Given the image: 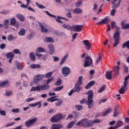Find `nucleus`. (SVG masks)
<instances>
[{"label": "nucleus", "instance_id": "f257e3e1", "mask_svg": "<svg viewBox=\"0 0 129 129\" xmlns=\"http://www.w3.org/2000/svg\"><path fill=\"white\" fill-rule=\"evenodd\" d=\"M76 125H77V126H79V125H80V126H82L85 128L86 127H91L93 124H91V120H88L85 118L78 121L76 124Z\"/></svg>", "mask_w": 129, "mask_h": 129}, {"label": "nucleus", "instance_id": "f03ea898", "mask_svg": "<svg viewBox=\"0 0 129 129\" xmlns=\"http://www.w3.org/2000/svg\"><path fill=\"white\" fill-rule=\"evenodd\" d=\"M85 94L88 95V101L87 104L88 105V109H91L93 107V91L92 90H89L88 92L85 93Z\"/></svg>", "mask_w": 129, "mask_h": 129}, {"label": "nucleus", "instance_id": "7ed1b4c3", "mask_svg": "<svg viewBox=\"0 0 129 129\" xmlns=\"http://www.w3.org/2000/svg\"><path fill=\"white\" fill-rule=\"evenodd\" d=\"M82 79H83V76H80L78 78L77 82L75 85L74 90L75 92H77V93H79V92H80L82 89V87L81 86V85H82L83 83Z\"/></svg>", "mask_w": 129, "mask_h": 129}, {"label": "nucleus", "instance_id": "20e7f679", "mask_svg": "<svg viewBox=\"0 0 129 129\" xmlns=\"http://www.w3.org/2000/svg\"><path fill=\"white\" fill-rule=\"evenodd\" d=\"M119 31L117 30L113 35V38L114 39L115 42L113 43V47L115 48L119 44V36H120Z\"/></svg>", "mask_w": 129, "mask_h": 129}, {"label": "nucleus", "instance_id": "39448f33", "mask_svg": "<svg viewBox=\"0 0 129 129\" xmlns=\"http://www.w3.org/2000/svg\"><path fill=\"white\" fill-rule=\"evenodd\" d=\"M63 118V115L61 114H57L53 116L50 119L51 122H59Z\"/></svg>", "mask_w": 129, "mask_h": 129}, {"label": "nucleus", "instance_id": "423d86ee", "mask_svg": "<svg viewBox=\"0 0 129 129\" xmlns=\"http://www.w3.org/2000/svg\"><path fill=\"white\" fill-rule=\"evenodd\" d=\"M45 13L46 14H47V15H48V16H49V17H52V18H55V20L58 23H59L60 24H63V22L60 21V20H61V19L64 20V17H60L59 16H57V17H56L55 16L50 14V13H49V12H48L47 11H46L45 12Z\"/></svg>", "mask_w": 129, "mask_h": 129}, {"label": "nucleus", "instance_id": "0eeeda50", "mask_svg": "<svg viewBox=\"0 0 129 129\" xmlns=\"http://www.w3.org/2000/svg\"><path fill=\"white\" fill-rule=\"evenodd\" d=\"M85 58L86 60L84 64V67L86 68L89 67V66H91V64H92V58L89 56H86Z\"/></svg>", "mask_w": 129, "mask_h": 129}, {"label": "nucleus", "instance_id": "6e6552de", "mask_svg": "<svg viewBox=\"0 0 129 129\" xmlns=\"http://www.w3.org/2000/svg\"><path fill=\"white\" fill-rule=\"evenodd\" d=\"M38 120V118H34L33 119H30V120H27L25 122V126L26 127H30L31 125H33L34 123H35V122Z\"/></svg>", "mask_w": 129, "mask_h": 129}, {"label": "nucleus", "instance_id": "1a4fd4ad", "mask_svg": "<svg viewBox=\"0 0 129 129\" xmlns=\"http://www.w3.org/2000/svg\"><path fill=\"white\" fill-rule=\"evenodd\" d=\"M110 18H109V17H106L101 21L96 23V25H97V26H100V25H105V24H109V23H110Z\"/></svg>", "mask_w": 129, "mask_h": 129}, {"label": "nucleus", "instance_id": "9d476101", "mask_svg": "<svg viewBox=\"0 0 129 129\" xmlns=\"http://www.w3.org/2000/svg\"><path fill=\"white\" fill-rule=\"evenodd\" d=\"M61 72L64 76H68L71 73V70L67 67L61 68Z\"/></svg>", "mask_w": 129, "mask_h": 129}, {"label": "nucleus", "instance_id": "9b49d317", "mask_svg": "<svg viewBox=\"0 0 129 129\" xmlns=\"http://www.w3.org/2000/svg\"><path fill=\"white\" fill-rule=\"evenodd\" d=\"M45 77V75H37L35 76L34 79V82L35 84L39 83V81H41Z\"/></svg>", "mask_w": 129, "mask_h": 129}, {"label": "nucleus", "instance_id": "f8f14e48", "mask_svg": "<svg viewBox=\"0 0 129 129\" xmlns=\"http://www.w3.org/2000/svg\"><path fill=\"white\" fill-rule=\"evenodd\" d=\"M44 52H46V50L44 48L42 47H39L37 49L35 52V55L36 56H37V57L41 58V57H42V54H40V53H43Z\"/></svg>", "mask_w": 129, "mask_h": 129}, {"label": "nucleus", "instance_id": "ddd939ff", "mask_svg": "<svg viewBox=\"0 0 129 129\" xmlns=\"http://www.w3.org/2000/svg\"><path fill=\"white\" fill-rule=\"evenodd\" d=\"M83 29V25H77L73 26V31L74 32H81Z\"/></svg>", "mask_w": 129, "mask_h": 129}, {"label": "nucleus", "instance_id": "4468645a", "mask_svg": "<svg viewBox=\"0 0 129 129\" xmlns=\"http://www.w3.org/2000/svg\"><path fill=\"white\" fill-rule=\"evenodd\" d=\"M83 44L85 46V48L87 51H89L91 48V43L89 42V40H85L83 41Z\"/></svg>", "mask_w": 129, "mask_h": 129}, {"label": "nucleus", "instance_id": "2eb2a0df", "mask_svg": "<svg viewBox=\"0 0 129 129\" xmlns=\"http://www.w3.org/2000/svg\"><path fill=\"white\" fill-rule=\"evenodd\" d=\"M63 127H64V126L61 124L53 123L52 124L50 129H61L63 128Z\"/></svg>", "mask_w": 129, "mask_h": 129}, {"label": "nucleus", "instance_id": "dca6fc26", "mask_svg": "<svg viewBox=\"0 0 129 129\" xmlns=\"http://www.w3.org/2000/svg\"><path fill=\"white\" fill-rule=\"evenodd\" d=\"M127 85L123 84V86H121V88L119 90V93H120V94H124L125 91L127 90Z\"/></svg>", "mask_w": 129, "mask_h": 129}, {"label": "nucleus", "instance_id": "f3484780", "mask_svg": "<svg viewBox=\"0 0 129 129\" xmlns=\"http://www.w3.org/2000/svg\"><path fill=\"white\" fill-rule=\"evenodd\" d=\"M39 87L41 91H44V90H48V89L50 88V86H49L48 84H43L41 86H39Z\"/></svg>", "mask_w": 129, "mask_h": 129}, {"label": "nucleus", "instance_id": "a211bd4d", "mask_svg": "<svg viewBox=\"0 0 129 129\" xmlns=\"http://www.w3.org/2000/svg\"><path fill=\"white\" fill-rule=\"evenodd\" d=\"M38 106V108H41V107L42 106V102H38L34 104H30L29 105V106H30L31 107H35V106Z\"/></svg>", "mask_w": 129, "mask_h": 129}, {"label": "nucleus", "instance_id": "6ab92c4d", "mask_svg": "<svg viewBox=\"0 0 129 129\" xmlns=\"http://www.w3.org/2000/svg\"><path fill=\"white\" fill-rule=\"evenodd\" d=\"M121 26L122 30H127L129 29V23L125 24L124 21L121 22Z\"/></svg>", "mask_w": 129, "mask_h": 129}, {"label": "nucleus", "instance_id": "aec40b11", "mask_svg": "<svg viewBox=\"0 0 129 129\" xmlns=\"http://www.w3.org/2000/svg\"><path fill=\"white\" fill-rule=\"evenodd\" d=\"M95 84V82L94 81H91V82H89L88 84L85 86V88L86 89H89L91 86H93Z\"/></svg>", "mask_w": 129, "mask_h": 129}, {"label": "nucleus", "instance_id": "412c9836", "mask_svg": "<svg viewBox=\"0 0 129 129\" xmlns=\"http://www.w3.org/2000/svg\"><path fill=\"white\" fill-rule=\"evenodd\" d=\"M62 27L63 29L68 30V31H72L73 30V26H70V25H66L65 24H62Z\"/></svg>", "mask_w": 129, "mask_h": 129}, {"label": "nucleus", "instance_id": "4be33fe9", "mask_svg": "<svg viewBox=\"0 0 129 129\" xmlns=\"http://www.w3.org/2000/svg\"><path fill=\"white\" fill-rule=\"evenodd\" d=\"M48 48L49 49V54H50V55H53V54H54V52H55L54 46H53V45L52 44H50L48 45Z\"/></svg>", "mask_w": 129, "mask_h": 129}, {"label": "nucleus", "instance_id": "5701e85b", "mask_svg": "<svg viewBox=\"0 0 129 129\" xmlns=\"http://www.w3.org/2000/svg\"><path fill=\"white\" fill-rule=\"evenodd\" d=\"M118 110V106H116L114 109V113L113 116L114 117H116V116H118L119 114V112L117 111Z\"/></svg>", "mask_w": 129, "mask_h": 129}, {"label": "nucleus", "instance_id": "b1692460", "mask_svg": "<svg viewBox=\"0 0 129 129\" xmlns=\"http://www.w3.org/2000/svg\"><path fill=\"white\" fill-rule=\"evenodd\" d=\"M56 97H57V96H52V97H50L49 98H48L47 99V101H50V102H54V101H57V100H59L58 98H56ZM55 98V99H54Z\"/></svg>", "mask_w": 129, "mask_h": 129}, {"label": "nucleus", "instance_id": "393cba45", "mask_svg": "<svg viewBox=\"0 0 129 129\" xmlns=\"http://www.w3.org/2000/svg\"><path fill=\"white\" fill-rule=\"evenodd\" d=\"M112 73V71H111L110 72H106V75H105V78L106 79H108L109 80H110L111 78H112V77H111V74Z\"/></svg>", "mask_w": 129, "mask_h": 129}, {"label": "nucleus", "instance_id": "a878e982", "mask_svg": "<svg viewBox=\"0 0 129 129\" xmlns=\"http://www.w3.org/2000/svg\"><path fill=\"white\" fill-rule=\"evenodd\" d=\"M68 58V54H66L62 59L61 60L59 65H62V64H64L65 62H66V60H67V58Z\"/></svg>", "mask_w": 129, "mask_h": 129}, {"label": "nucleus", "instance_id": "bb28decb", "mask_svg": "<svg viewBox=\"0 0 129 129\" xmlns=\"http://www.w3.org/2000/svg\"><path fill=\"white\" fill-rule=\"evenodd\" d=\"M82 9L80 8H76L73 11V14H82Z\"/></svg>", "mask_w": 129, "mask_h": 129}, {"label": "nucleus", "instance_id": "cd10ccee", "mask_svg": "<svg viewBox=\"0 0 129 129\" xmlns=\"http://www.w3.org/2000/svg\"><path fill=\"white\" fill-rule=\"evenodd\" d=\"M111 111H112V109H111V108H108L106 111L103 113L102 116H106V115L109 114Z\"/></svg>", "mask_w": 129, "mask_h": 129}, {"label": "nucleus", "instance_id": "c85d7f7f", "mask_svg": "<svg viewBox=\"0 0 129 129\" xmlns=\"http://www.w3.org/2000/svg\"><path fill=\"white\" fill-rule=\"evenodd\" d=\"M30 67L32 69H39V68H41V65L39 64H32L30 66Z\"/></svg>", "mask_w": 129, "mask_h": 129}, {"label": "nucleus", "instance_id": "c756f323", "mask_svg": "<svg viewBox=\"0 0 129 129\" xmlns=\"http://www.w3.org/2000/svg\"><path fill=\"white\" fill-rule=\"evenodd\" d=\"M16 17L20 20L21 22H24L25 21V17L22 14H17Z\"/></svg>", "mask_w": 129, "mask_h": 129}, {"label": "nucleus", "instance_id": "7c9ffc66", "mask_svg": "<svg viewBox=\"0 0 129 129\" xmlns=\"http://www.w3.org/2000/svg\"><path fill=\"white\" fill-rule=\"evenodd\" d=\"M40 26L41 30V33H48V29H46L43 24H40Z\"/></svg>", "mask_w": 129, "mask_h": 129}, {"label": "nucleus", "instance_id": "2f4dec72", "mask_svg": "<svg viewBox=\"0 0 129 129\" xmlns=\"http://www.w3.org/2000/svg\"><path fill=\"white\" fill-rule=\"evenodd\" d=\"M119 71V66H115L113 67V71L115 73V74L116 75H118V71Z\"/></svg>", "mask_w": 129, "mask_h": 129}, {"label": "nucleus", "instance_id": "473e14b6", "mask_svg": "<svg viewBox=\"0 0 129 129\" xmlns=\"http://www.w3.org/2000/svg\"><path fill=\"white\" fill-rule=\"evenodd\" d=\"M123 125V122L122 121H118L117 123L116 126H115V127H116V129L118 128V127H120V126H122V125Z\"/></svg>", "mask_w": 129, "mask_h": 129}, {"label": "nucleus", "instance_id": "72a5a7b5", "mask_svg": "<svg viewBox=\"0 0 129 129\" xmlns=\"http://www.w3.org/2000/svg\"><path fill=\"white\" fill-rule=\"evenodd\" d=\"M125 47L129 50V40L126 41L122 45V48L123 49H124Z\"/></svg>", "mask_w": 129, "mask_h": 129}, {"label": "nucleus", "instance_id": "f704fd0d", "mask_svg": "<svg viewBox=\"0 0 129 129\" xmlns=\"http://www.w3.org/2000/svg\"><path fill=\"white\" fill-rule=\"evenodd\" d=\"M44 42H50V43H53L54 42V39L51 37H45L44 38Z\"/></svg>", "mask_w": 129, "mask_h": 129}, {"label": "nucleus", "instance_id": "c9c22d12", "mask_svg": "<svg viewBox=\"0 0 129 129\" xmlns=\"http://www.w3.org/2000/svg\"><path fill=\"white\" fill-rule=\"evenodd\" d=\"M9 24H10V21L9 20H4V27L6 29H9Z\"/></svg>", "mask_w": 129, "mask_h": 129}, {"label": "nucleus", "instance_id": "e433bc0d", "mask_svg": "<svg viewBox=\"0 0 129 129\" xmlns=\"http://www.w3.org/2000/svg\"><path fill=\"white\" fill-rule=\"evenodd\" d=\"M6 56L8 59H10V58H14V57H15V54H14L13 52H9L7 53Z\"/></svg>", "mask_w": 129, "mask_h": 129}, {"label": "nucleus", "instance_id": "4c0bfd02", "mask_svg": "<svg viewBox=\"0 0 129 129\" xmlns=\"http://www.w3.org/2000/svg\"><path fill=\"white\" fill-rule=\"evenodd\" d=\"M40 86H37V87H32L30 90V91H37L40 90Z\"/></svg>", "mask_w": 129, "mask_h": 129}, {"label": "nucleus", "instance_id": "58836bf2", "mask_svg": "<svg viewBox=\"0 0 129 129\" xmlns=\"http://www.w3.org/2000/svg\"><path fill=\"white\" fill-rule=\"evenodd\" d=\"M16 64L17 65V68L19 70H22L23 69V66L21 64V63L19 62L18 61L16 62Z\"/></svg>", "mask_w": 129, "mask_h": 129}, {"label": "nucleus", "instance_id": "ea45409f", "mask_svg": "<svg viewBox=\"0 0 129 129\" xmlns=\"http://www.w3.org/2000/svg\"><path fill=\"white\" fill-rule=\"evenodd\" d=\"M106 88V85H104L102 87H101L98 91V93H101L104 91V90Z\"/></svg>", "mask_w": 129, "mask_h": 129}, {"label": "nucleus", "instance_id": "a19ab883", "mask_svg": "<svg viewBox=\"0 0 129 129\" xmlns=\"http://www.w3.org/2000/svg\"><path fill=\"white\" fill-rule=\"evenodd\" d=\"M30 57L32 61L36 60V56H35V53L34 52H31L30 53Z\"/></svg>", "mask_w": 129, "mask_h": 129}, {"label": "nucleus", "instance_id": "79ce46f5", "mask_svg": "<svg viewBox=\"0 0 129 129\" xmlns=\"http://www.w3.org/2000/svg\"><path fill=\"white\" fill-rule=\"evenodd\" d=\"M7 39L9 42H11V41L15 40V38L12 34H10L8 36Z\"/></svg>", "mask_w": 129, "mask_h": 129}, {"label": "nucleus", "instance_id": "37998d69", "mask_svg": "<svg viewBox=\"0 0 129 129\" xmlns=\"http://www.w3.org/2000/svg\"><path fill=\"white\" fill-rule=\"evenodd\" d=\"M75 123V122L74 121H71L67 125V128H72V127H73V126L74 125Z\"/></svg>", "mask_w": 129, "mask_h": 129}, {"label": "nucleus", "instance_id": "c03bdc74", "mask_svg": "<svg viewBox=\"0 0 129 129\" xmlns=\"http://www.w3.org/2000/svg\"><path fill=\"white\" fill-rule=\"evenodd\" d=\"M16 22L17 21L16 20V18H13L11 19L10 25H11V26H15L16 25Z\"/></svg>", "mask_w": 129, "mask_h": 129}, {"label": "nucleus", "instance_id": "a18cd8bd", "mask_svg": "<svg viewBox=\"0 0 129 129\" xmlns=\"http://www.w3.org/2000/svg\"><path fill=\"white\" fill-rule=\"evenodd\" d=\"M129 79V74L128 75V76H126L124 80V82L123 83V84H124L125 85H127L128 83V81L127 80H128Z\"/></svg>", "mask_w": 129, "mask_h": 129}, {"label": "nucleus", "instance_id": "49530a36", "mask_svg": "<svg viewBox=\"0 0 129 129\" xmlns=\"http://www.w3.org/2000/svg\"><path fill=\"white\" fill-rule=\"evenodd\" d=\"M63 103V100H59L58 101L55 103V106H61L62 103Z\"/></svg>", "mask_w": 129, "mask_h": 129}, {"label": "nucleus", "instance_id": "de8ad7c7", "mask_svg": "<svg viewBox=\"0 0 129 129\" xmlns=\"http://www.w3.org/2000/svg\"><path fill=\"white\" fill-rule=\"evenodd\" d=\"M7 84H9V81H5L4 82L0 83V87H3V86H6V85H7Z\"/></svg>", "mask_w": 129, "mask_h": 129}, {"label": "nucleus", "instance_id": "09e8293b", "mask_svg": "<svg viewBox=\"0 0 129 129\" xmlns=\"http://www.w3.org/2000/svg\"><path fill=\"white\" fill-rule=\"evenodd\" d=\"M25 34H26V30H25V29H22L19 32V35L20 36H25Z\"/></svg>", "mask_w": 129, "mask_h": 129}, {"label": "nucleus", "instance_id": "8fccbe9b", "mask_svg": "<svg viewBox=\"0 0 129 129\" xmlns=\"http://www.w3.org/2000/svg\"><path fill=\"white\" fill-rule=\"evenodd\" d=\"M62 84V80L61 79H58L55 83V86H60Z\"/></svg>", "mask_w": 129, "mask_h": 129}, {"label": "nucleus", "instance_id": "3c124183", "mask_svg": "<svg viewBox=\"0 0 129 129\" xmlns=\"http://www.w3.org/2000/svg\"><path fill=\"white\" fill-rule=\"evenodd\" d=\"M35 5L36 6H37V7L39 8V9H41L42 10H43V9H45L46 8V7L43 6L42 5H41V4H39L38 3H35Z\"/></svg>", "mask_w": 129, "mask_h": 129}, {"label": "nucleus", "instance_id": "603ef678", "mask_svg": "<svg viewBox=\"0 0 129 129\" xmlns=\"http://www.w3.org/2000/svg\"><path fill=\"white\" fill-rule=\"evenodd\" d=\"M52 72L48 73L44 75V77L45 78H50V77L52 76Z\"/></svg>", "mask_w": 129, "mask_h": 129}, {"label": "nucleus", "instance_id": "864d4df0", "mask_svg": "<svg viewBox=\"0 0 129 129\" xmlns=\"http://www.w3.org/2000/svg\"><path fill=\"white\" fill-rule=\"evenodd\" d=\"M66 11L69 12V13L66 14L67 18H69L70 19L72 18V15L71 14V12H70V10L69 9H67Z\"/></svg>", "mask_w": 129, "mask_h": 129}, {"label": "nucleus", "instance_id": "5fc2aeb1", "mask_svg": "<svg viewBox=\"0 0 129 129\" xmlns=\"http://www.w3.org/2000/svg\"><path fill=\"white\" fill-rule=\"evenodd\" d=\"M111 26L112 29H116V23L114 21L111 23Z\"/></svg>", "mask_w": 129, "mask_h": 129}, {"label": "nucleus", "instance_id": "6e6d98bb", "mask_svg": "<svg viewBox=\"0 0 129 129\" xmlns=\"http://www.w3.org/2000/svg\"><path fill=\"white\" fill-rule=\"evenodd\" d=\"M99 122H101V120L99 119H95L94 120H91V124H92V123H99Z\"/></svg>", "mask_w": 129, "mask_h": 129}, {"label": "nucleus", "instance_id": "4d7b16f0", "mask_svg": "<svg viewBox=\"0 0 129 129\" xmlns=\"http://www.w3.org/2000/svg\"><path fill=\"white\" fill-rule=\"evenodd\" d=\"M82 1H79L78 2L76 3L75 4V7L76 8H79L81 5H82Z\"/></svg>", "mask_w": 129, "mask_h": 129}, {"label": "nucleus", "instance_id": "13d9d810", "mask_svg": "<svg viewBox=\"0 0 129 129\" xmlns=\"http://www.w3.org/2000/svg\"><path fill=\"white\" fill-rule=\"evenodd\" d=\"M13 53L14 54H19V55H21V54H22L19 49H15L14 50H13Z\"/></svg>", "mask_w": 129, "mask_h": 129}, {"label": "nucleus", "instance_id": "bf43d9fd", "mask_svg": "<svg viewBox=\"0 0 129 129\" xmlns=\"http://www.w3.org/2000/svg\"><path fill=\"white\" fill-rule=\"evenodd\" d=\"M75 108H76V109H77L78 110H81V109H82V105H76L75 106Z\"/></svg>", "mask_w": 129, "mask_h": 129}, {"label": "nucleus", "instance_id": "052dcab7", "mask_svg": "<svg viewBox=\"0 0 129 129\" xmlns=\"http://www.w3.org/2000/svg\"><path fill=\"white\" fill-rule=\"evenodd\" d=\"M62 89L63 86H61L60 87H58L55 89H54L53 90H54V91H60V90H62Z\"/></svg>", "mask_w": 129, "mask_h": 129}, {"label": "nucleus", "instance_id": "680f3d73", "mask_svg": "<svg viewBox=\"0 0 129 129\" xmlns=\"http://www.w3.org/2000/svg\"><path fill=\"white\" fill-rule=\"evenodd\" d=\"M12 112H14V113H19V112H20V109L19 108L13 109Z\"/></svg>", "mask_w": 129, "mask_h": 129}, {"label": "nucleus", "instance_id": "e2e57ef3", "mask_svg": "<svg viewBox=\"0 0 129 129\" xmlns=\"http://www.w3.org/2000/svg\"><path fill=\"white\" fill-rule=\"evenodd\" d=\"M124 73H128V68L126 66L124 67Z\"/></svg>", "mask_w": 129, "mask_h": 129}, {"label": "nucleus", "instance_id": "0e129e2a", "mask_svg": "<svg viewBox=\"0 0 129 129\" xmlns=\"http://www.w3.org/2000/svg\"><path fill=\"white\" fill-rule=\"evenodd\" d=\"M0 113L2 115H3L4 116H6L7 115V113H6V111H5V110H0Z\"/></svg>", "mask_w": 129, "mask_h": 129}, {"label": "nucleus", "instance_id": "69168bd1", "mask_svg": "<svg viewBox=\"0 0 129 129\" xmlns=\"http://www.w3.org/2000/svg\"><path fill=\"white\" fill-rule=\"evenodd\" d=\"M13 95V92L12 91H7L6 92V96H11V95Z\"/></svg>", "mask_w": 129, "mask_h": 129}, {"label": "nucleus", "instance_id": "338daca9", "mask_svg": "<svg viewBox=\"0 0 129 129\" xmlns=\"http://www.w3.org/2000/svg\"><path fill=\"white\" fill-rule=\"evenodd\" d=\"M54 78L51 77V78L48 79L46 81V84H49L50 82H52V81L53 80Z\"/></svg>", "mask_w": 129, "mask_h": 129}, {"label": "nucleus", "instance_id": "774afa93", "mask_svg": "<svg viewBox=\"0 0 129 129\" xmlns=\"http://www.w3.org/2000/svg\"><path fill=\"white\" fill-rule=\"evenodd\" d=\"M101 56H99V57L97 59V60L96 61V64H98L100 61H101Z\"/></svg>", "mask_w": 129, "mask_h": 129}]
</instances>
